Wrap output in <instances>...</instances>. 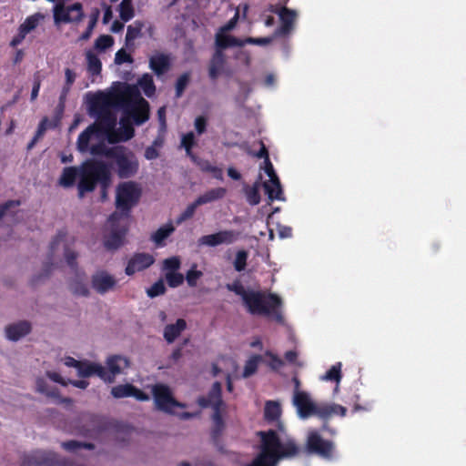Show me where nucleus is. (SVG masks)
<instances>
[{"label":"nucleus","mask_w":466,"mask_h":466,"mask_svg":"<svg viewBox=\"0 0 466 466\" xmlns=\"http://www.w3.org/2000/svg\"><path fill=\"white\" fill-rule=\"evenodd\" d=\"M87 71L92 76H99L102 70L101 60H87Z\"/></svg>","instance_id":"bf43d9fd"},{"label":"nucleus","mask_w":466,"mask_h":466,"mask_svg":"<svg viewBox=\"0 0 466 466\" xmlns=\"http://www.w3.org/2000/svg\"><path fill=\"white\" fill-rule=\"evenodd\" d=\"M265 162V173L268 176L269 179H271V184L273 186H276L278 187L279 193L280 192V181L274 170V167L270 161V159H268Z\"/></svg>","instance_id":"09e8293b"},{"label":"nucleus","mask_w":466,"mask_h":466,"mask_svg":"<svg viewBox=\"0 0 466 466\" xmlns=\"http://www.w3.org/2000/svg\"><path fill=\"white\" fill-rule=\"evenodd\" d=\"M166 292V287L162 279L155 282L147 291L149 298H156Z\"/></svg>","instance_id":"864d4df0"},{"label":"nucleus","mask_w":466,"mask_h":466,"mask_svg":"<svg viewBox=\"0 0 466 466\" xmlns=\"http://www.w3.org/2000/svg\"><path fill=\"white\" fill-rule=\"evenodd\" d=\"M119 17L123 22H128L135 16L132 0H122L118 6Z\"/></svg>","instance_id":"4c0bfd02"},{"label":"nucleus","mask_w":466,"mask_h":466,"mask_svg":"<svg viewBox=\"0 0 466 466\" xmlns=\"http://www.w3.org/2000/svg\"><path fill=\"white\" fill-rule=\"evenodd\" d=\"M77 374L82 378L96 375L103 380H110V379L106 376V369L105 367L100 364L89 362L87 360H81V364L77 369Z\"/></svg>","instance_id":"4be33fe9"},{"label":"nucleus","mask_w":466,"mask_h":466,"mask_svg":"<svg viewBox=\"0 0 466 466\" xmlns=\"http://www.w3.org/2000/svg\"><path fill=\"white\" fill-rule=\"evenodd\" d=\"M165 277L170 288H177L184 281V276L179 272H167Z\"/></svg>","instance_id":"603ef678"},{"label":"nucleus","mask_w":466,"mask_h":466,"mask_svg":"<svg viewBox=\"0 0 466 466\" xmlns=\"http://www.w3.org/2000/svg\"><path fill=\"white\" fill-rule=\"evenodd\" d=\"M155 262V258L145 252L135 253L127 261L125 268V273L127 276H132L137 272L143 271L151 267Z\"/></svg>","instance_id":"2eb2a0df"},{"label":"nucleus","mask_w":466,"mask_h":466,"mask_svg":"<svg viewBox=\"0 0 466 466\" xmlns=\"http://www.w3.org/2000/svg\"><path fill=\"white\" fill-rule=\"evenodd\" d=\"M248 251L241 249L238 250L236 254L235 260L233 262L234 268L237 271L241 272L245 270L248 260Z\"/></svg>","instance_id":"49530a36"},{"label":"nucleus","mask_w":466,"mask_h":466,"mask_svg":"<svg viewBox=\"0 0 466 466\" xmlns=\"http://www.w3.org/2000/svg\"><path fill=\"white\" fill-rule=\"evenodd\" d=\"M31 323L27 320H20L5 327V336L9 340L17 341L31 332Z\"/></svg>","instance_id":"5701e85b"},{"label":"nucleus","mask_w":466,"mask_h":466,"mask_svg":"<svg viewBox=\"0 0 466 466\" xmlns=\"http://www.w3.org/2000/svg\"><path fill=\"white\" fill-rule=\"evenodd\" d=\"M198 206H201V204H198V198H197L193 203L189 204L186 208V209L177 218L176 224L180 225L184 221L191 218L194 216L196 209Z\"/></svg>","instance_id":"c03bdc74"},{"label":"nucleus","mask_w":466,"mask_h":466,"mask_svg":"<svg viewBox=\"0 0 466 466\" xmlns=\"http://www.w3.org/2000/svg\"><path fill=\"white\" fill-rule=\"evenodd\" d=\"M191 161L194 162L203 172L209 173V171H211V168L214 167L208 160L201 159L198 157L196 160Z\"/></svg>","instance_id":"338daca9"},{"label":"nucleus","mask_w":466,"mask_h":466,"mask_svg":"<svg viewBox=\"0 0 466 466\" xmlns=\"http://www.w3.org/2000/svg\"><path fill=\"white\" fill-rule=\"evenodd\" d=\"M186 329L187 321L184 319H177L176 323L167 324L164 328L163 337L167 343H173Z\"/></svg>","instance_id":"cd10ccee"},{"label":"nucleus","mask_w":466,"mask_h":466,"mask_svg":"<svg viewBox=\"0 0 466 466\" xmlns=\"http://www.w3.org/2000/svg\"><path fill=\"white\" fill-rule=\"evenodd\" d=\"M62 447L69 451V452H76L79 449H87V450H94L95 445L90 442H82L78 441H68L62 442Z\"/></svg>","instance_id":"a19ab883"},{"label":"nucleus","mask_w":466,"mask_h":466,"mask_svg":"<svg viewBox=\"0 0 466 466\" xmlns=\"http://www.w3.org/2000/svg\"><path fill=\"white\" fill-rule=\"evenodd\" d=\"M121 127L109 135V143L115 144L131 139L135 135V129L129 119L123 116L120 119Z\"/></svg>","instance_id":"aec40b11"},{"label":"nucleus","mask_w":466,"mask_h":466,"mask_svg":"<svg viewBox=\"0 0 466 466\" xmlns=\"http://www.w3.org/2000/svg\"><path fill=\"white\" fill-rule=\"evenodd\" d=\"M225 61L226 60H211L208 67V76L213 82L224 74Z\"/></svg>","instance_id":"ea45409f"},{"label":"nucleus","mask_w":466,"mask_h":466,"mask_svg":"<svg viewBox=\"0 0 466 466\" xmlns=\"http://www.w3.org/2000/svg\"><path fill=\"white\" fill-rule=\"evenodd\" d=\"M238 10L236 12L235 15L219 30V32L216 35V46L218 53H219L222 49L231 46H242L245 43L257 44L259 46H266L272 42L273 37H248L244 41H240L232 35H228V32L232 30L238 21Z\"/></svg>","instance_id":"6e6552de"},{"label":"nucleus","mask_w":466,"mask_h":466,"mask_svg":"<svg viewBox=\"0 0 466 466\" xmlns=\"http://www.w3.org/2000/svg\"><path fill=\"white\" fill-rule=\"evenodd\" d=\"M214 425L211 431V440L213 444L219 450L223 451V443L221 440L222 433L225 429V423L219 411H215L213 415Z\"/></svg>","instance_id":"c85d7f7f"},{"label":"nucleus","mask_w":466,"mask_h":466,"mask_svg":"<svg viewBox=\"0 0 466 466\" xmlns=\"http://www.w3.org/2000/svg\"><path fill=\"white\" fill-rule=\"evenodd\" d=\"M281 406L279 402L275 400H268L264 407V420L268 423L278 421V429L279 431H285L284 424L279 421L281 416Z\"/></svg>","instance_id":"a878e982"},{"label":"nucleus","mask_w":466,"mask_h":466,"mask_svg":"<svg viewBox=\"0 0 466 466\" xmlns=\"http://www.w3.org/2000/svg\"><path fill=\"white\" fill-rule=\"evenodd\" d=\"M152 395L155 407L157 410L167 414H174L175 408H184L185 405L177 401L170 390V388L162 383H157L152 387Z\"/></svg>","instance_id":"9d476101"},{"label":"nucleus","mask_w":466,"mask_h":466,"mask_svg":"<svg viewBox=\"0 0 466 466\" xmlns=\"http://www.w3.org/2000/svg\"><path fill=\"white\" fill-rule=\"evenodd\" d=\"M342 375H341V363L338 362L330 367L329 370H327V372L322 376L323 380H329V381H335L337 383V386L335 390H338L339 383L341 380Z\"/></svg>","instance_id":"58836bf2"},{"label":"nucleus","mask_w":466,"mask_h":466,"mask_svg":"<svg viewBox=\"0 0 466 466\" xmlns=\"http://www.w3.org/2000/svg\"><path fill=\"white\" fill-rule=\"evenodd\" d=\"M143 26L144 24L140 21H135L127 26L125 47L116 52L115 58H130L129 52L134 48L135 40L141 36Z\"/></svg>","instance_id":"dca6fc26"},{"label":"nucleus","mask_w":466,"mask_h":466,"mask_svg":"<svg viewBox=\"0 0 466 466\" xmlns=\"http://www.w3.org/2000/svg\"><path fill=\"white\" fill-rule=\"evenodd\" d=\"M139 85L147 96H151L155 93L156 87L152 78L149 76L145 75L139 80Z\"/></svg>","instance_id":"8fccbe9b"},{"label":"nucleus","mask_w":466,"mask_h":466,"mask_svg":"<svg viewBox=\"0 0 466 466\" xmlns=\"http://www.w3.org/2000/svg\"><path fill=\"white\" fill-rule=\"evenodd\" d=\"M260 439V452L249 463L257 466H276L279 461V451L281 447L280 439L274 430L258 431Z\"/></svg>","instance_id":"39448f33"},{"label":"nucleus","mask_w":466,"mask_h":466,"mask_svg":"<svg viewBox=\"0 0 466 466\" xmlns=\"http://www.w3.org/2000/svg\"><path fill=\"white\" fill-rule=\"evenodd\" d=\"M110 149L111 147H107L104 143L100 142L90 147L88 151L94 156H104L106 158L111 159V156L109 154Z\"/></svg>","instance_id":"3c124183"},{"label":"nucleus","mask_w":466,"mask_h":466,"mask_svg":"<svg viewBox=\"0 0 466 466\" xmlns=\"http://www.w3.org/2000/svg\"><path fill=\"white\" fill-rule=\"evenodd\" d=\"M109 154L119 178H129L137 173L139 163L131 150L124 146H115L111 147Z\"/></svg>","instance_id":"423d86ee"},{"label":"nucleus","mask_w":466,"mask_h":466,"mask_svg":"<svg viewBox=\"0 0 466 466\" xmlns=\"http://www.w3.org/2000/svg\"><path fill=\"white\" fill-rule=\"evenodd\" d=\"M238 237V233L234 230H221L214 234L202 236L198 239L199 245L216 247L221 244H232Z\"/></svg>","instance_id":"f3484780"},{"label":"nucleus","mask_w":466,"mask_h":466,"mask_svg":"<svg viewBox=\"0 0 466 466\" xmlns=\"http://www.w3.org/2000/svg\"><path fill=\"white\" fill-rule=\"evenodd\" d=\"M113 38L110 35H101L95 43V48L98 52H103L113 45Z\"/></svg>","instance_id":"5fc2aeb1"},{"label":"nucleus","mask_w":466,"mask_h":466,"mask_svg":"<svg viewBox=\"0 0 466 466\" xmlns=\"http://www.w3.org/2000/svg\"><path fill=\"white\" fill-rule=\"evenodd\" d=\"M202 276V272L196 269H190L187 272L186 279L189 287H195L198 279Z\"/></svg>","instance_id":"e2e57ef3"},{"label":"nucleus","mask_w":466,"mask_h":466,"mask_svg":"<svg viewBox=\"0 0 466 466\" xmlns=\"http://www.w3.org/2000/svg\"><path fill=\"white\" fill-rule=\"evenodd\" d=\"M66 460H61L59 456L52 451H35L25 455L22 461V466H72L67 465Z\"/></svg>","instance_id":"f8f14e48"},{"label":"nucleus","mask_w":466,"mask_h":466,"mask_svg":"<svg viewBox=\"0 0 466 466\" xmlns=\"http://www.w3.org/2000/svg\"><path fill=\"white\" fill-rule=\"evenodd\" d=\"M121 96L118 95L116 83L107 93L98 92L91 96L88 100L90 114L96 116V121L92 125H97L96 130L102 137L116 131V116L111 112V108H120Z\"/></svg>","instance_id":"f257e3e1"},{"label":"nucleus","mask_w":466,"mask_h":466,"mask_svg":"<svg viewBox=\"0 0 466 466\" xmlns=\"http://www.w3.org/2000/svg\"><path fill=\"white\" fill-rule=\"evenodd\" d=\"M174 231L175 227L172 223H167L152 234L151 239L157 246H163L165 239L167 238Z\"/></svg>","instance_id":"f704fd0d"},{"label":"nucleus","mask_w":466,"mask_h":466,"mask_svg":"<svg viewBox=\"0 0 466 466\" xmlns=\"http://www.w3.org/2000/svg\"><path fill=\"white\" fill-rule=\"evenodd\" d=\"M293 405L297 408L298 415L301 419H308L312 415L319 416L320 405L315 404L307 392L293 394Z\"/></svg>","instance_id":"ddd939ff"},{"label":"nucleus","mask_w":466,"mask_h":466,"mask_svg":"<svg viewBox=\"0 0 466 466\" xmlns=\"http://www.w3.org/2000/svg\"><path fill=\"white\" fill-rule=\"evenodd\" d=\"M266 355L270 358L268 366L273 370H278L279 369H280L281 367L284 366V361L279 357H278L276 354H273L270 351H267Z\"/></svg>","instance_id":"052dcab7"},{"label":"nucleus","mask_w":466,"mask_h":466,"mask_svg":"<svg viewBox=\"0 0 466 466\" xmlns=\"http://www.w3.org/2000/svg\"><path fill=\"white\" fill-rule=\"evenodd\" d=\"M261 180L262 176L259 175L252 186L245 184L243 187V191L246 196L247 202L251 206L258 205L261 200L259 194L260 187L263 186Z\"/></svg>","instance_id":"c756f323"},{"label":"nucleus","mask_w":466,"mask_h":466,"mask_svg":"<svg viewBox=\"0 0 466 466\" xmlns=\"http://www.w3.org/2000/svg\"><path fill=\"white\" fill-rule=\"evenodd\" d=\"M72 290L75 294L86 297L89 295L88 288L86 284L83 283H76L73 288Z\"/></svg>","instance_id":"774afa93"},{"label":"nucleus","mask_w":466,"mask_h":466,"mask_svg":"<svg viewBox=\"0 0 466 466\" xmlns=\"http://www.w3.org/2000/svg\"><path fill=\"white\" fill-rule=\"evenodd\" d=\"M171 60H149L150 67L157 75H162L166 73L170 66Z\"/></svg>","instance_id":"de8ad7c7"},{"label":"nucleus","mask_w":466,"mask_h":466,"mask_svg":"<svg viewBox=\"0 0 466 466\" xmlns=\"http://www.w3.org/2000/svg\"><path fill=\"white\" fill-rule=\"evenodd\" d=\"M110 184V168L104 161L93 158L87 159L79 167L77 191L80 198H84L86 193L93 192L96 185L105 187Z\"/></svg>","instance_id":"7ed1b4c3"},{"label":"nucleus","mask_w":466,"mask_h":466,"mask_svg":"<svg viewBox=\"0 0 466 466\" xmlns=\"http://www.w3.org/2000/svg\"><path fill=\"white\" fill-rule=\"evenodd\" d=\"M108 222L111 232L106 236L104 246L108 250H116L124 244L128 230L127 220L122 218V214L115 211L109 216Z\"/></svg>","instance_id":"1a4fd4ad"},{"label":"nucleus","mask_w":466,"mask_h":466,"mask_svg":"<svg viewBox=\"0 0 466 466\" xmlns=\"http://www.w3.org/2000/svg\"><path fill=\"white\" fill-rule=\"evenodd\" d=\"M307 451L325 459H331L335 450L333 441L324 440L317 431L309 432L306 441Z\"/></svg>","instance_id":"9b49d317"},{"label":"nucleus","mask_w":466,"mask_h":466,"mask_svg":"<svg viewBox=\"0 0 466 466\" xmlns=\"http://www.w3.org/2000/svg\"><path fill=\"white\" fill-rule=\"evenodd\" d=\"M106 365L108 370H106V376L110 380H105L106 382L111 383L114 381L116 375L122 372V370L129 366V360L123 356L114 355L107 359Z\"/></svg>","instance_id":"b1692460"},{"label":"nucleus","mask_w":466,"mask_h":466,"mask_svg":"<svg viewBox=\"0 0 466 466\" xmlns=\"http://www.w3.org/2000/svg\"><path fill=\"white\" fill-rule=\"evenodd\" d=\"M118 95L121 96L120 109L124 116L139 126L149 118V104L141 96L138 88L127 83L116 82Z\"/></svg>","instance_id":"f03ea898"},{"label":"nucleus","mask_w":466,"mask_h":466,"mask_svg":"<svg viewBox=\"0 0 466 466\" xmlns=\"http://www.w3.org/2000/svg\"><path fill=\"white\" fill-rule=\"evenodd\" d=\"M227 289L229 291L234 292L236 295L240 296L243 299L244 297L248 292V289H246L243 285L239 281H234L233 283L227 284Z\"/></svg>","instance_id":"13d9d810"},{"label":"nucleus","mask_w":466,"mask_h":466,"mask_svg":"<svg viewBox=\"0 0 466 466\" xmlns=\"http://www.w3.org/2000/svg\"><path fill=\"white\" fill-rule=\"evenodd\" d=\"M97 125H89L83 132L78 136L76 146L78 151L81 153L88 152L89 142L92 137L101 138V135L96 130Z\"/></svg>","instance_id":"bb28decb"},{"label":"nucleus","mask_w":466,"mask_h":466,"mask_svg":"<svg viewBox=\"0 0 466 466\" xmlns=\"http://www.w3.org/2000/svg\"><path fill=\"white\" fill-rule=\"evenodd\" d=\"M20 200H7L4 204H2L0 206V219L3 218V217L5 215L8 209H10L11 208L18 207L20 206Z\"/></svg>","instance_id":"69168bd1"},{"label":"nucleus","mask_w":466,"mask_h":466,"mask_svg":"<svg viewBox=\"0 0 466 466\" xmlns=\"http://www.w3.org/2000/svg\"><path fill=\"white\" fill-rule=\"evenodd\" d=\"M353 408H352V412L356 413V412H360V411H370L371 410V403L370 402H363L361 403L360 401V396L355 394L353 396Z\"/></svg>","instance_id":"4d7b16f0"},{"label":"nucleus","mask_w":466,"mask_h":466,"mask_svg":"<svg viewBox=\"0 0 466 466\" xmlns=\"http://www.w3.org/2000/svg\"><path fill=\"white\" fill-rule=\"evenodd\" d=\"M83 16L82 6L75 4L71 6L56 5L54 8V19L56 24L79 21Z\"/></svg>","instance_id":"4468645a"},{"label":"nucleus","mask_w":466,"mask_h":466,"mask_svg":"<svg viewBox=\"0 0 466 466\" xmlns=\"http://www.w3.org/2000/svg\"><path fill=\"white\" fill-rule=\"evenodd\" d=\"M77 178H79V167H66L63 169L58 182L63 187L69 188L75 186Z\"/></svg>","instance_id":"7c9ffc66"},{"label":"nucleus","mask_w":466,"mask_h":466,"mask_svg":"<svg viewBox=\"0 0 466 466\" xmlns=\"http://www.w3.org/2000/svg\"><path fill=\"white\" fill-rule=\"evenodd\" d=\"M262 361V357L260 355L255 354L252 355L245 363L244 370L242 373L243 378H249L254 375L257 370L258 364Z\"/></svg>","instance_id":"e433bc0d"},{"label":"nucleus","mask_w":466,"mask_h":466,"mask_svg":"<svg viewBox=\"0 0 466 466\" xmlns=\"http://www.w3.org/2000/svg\"><path fill=\"white\" fill-rule=\"evenodd\" d=\"M346 414L347 409L344 406L336 403H330L320 405L318 417L323 420H327L333 415L345 417Z\"/></svg>","instance_id":"2f4dec72"},{"label":"nucleus","mask_w":466,"mask_h":466,"mask_svg":"<svg viewBox=\"0 0 466 466\" xmlns=\"http://www.w3.org/2000/svg\"><path fill=\"white\" fill-rule=\"evenodd\" d=\"M273 12L279 15L281 21V25L276 31V35L289 34L292 30L293 24L297 17V13L286 7H281L279 9L273 10Z\"/></svg>","instance_id":"393cba45"},{"label":"nucleus","mask_w":466,"mask_h":466,"mask_svg":"<svg viewBox=\"0 0 466 466\" xmlns=\"http://www.w3.org/2000/svg\"><path fill=\"white\" fill-rule=\"evenodd\" d=\"M142 191L133 181L122 182L116 187V208L122 218L128 220L131 209L139 202Z\"/></svg>","instance_id":"0eeeda50"},{"label":"nucleus","mask_w":466,"mask_h":466,"mask_svg":"<svg viewBox=\"0 0 466 466\" xmlns=\"http://www.w3.org/2000/svg\"><path fill=\"white\" fill-rule=\"evenodd\" d=\"M65 258H66L67 265L72 269H76V268H77V263H76L77 253L76 252H75L69 248H66Z\"/></svg>","instance_id":"680f3d73"},{"label":"nucleus","mask_w":466,"mask_h":466,"mask_svg":"<svg viewBox=\"0 0 466 466\" xmlns=\"http://www.w3.org/2000/svg\"><path fill=\"white\" fill-rule=\"evenodd\" d=\"M300 448L297 445L294 440L289 439L285 442H281V447L279 451V461L284 458H292L299 455Z\"/></svg>","instance_id":"72a5a7b5"},{"label":"nucleus","mask_w":466,"mask_h":466,"mask_svg":"<svg viewBox=\"0 0 466 466\" xmlns=\"http://www.w3.org/2000/svg\"><path fill=\"white\" fill-rule=\"evenodd\" d=\"M227 194V189L224 187H216L208 190L203 195L198 198V204H207L223 198Z\"/></svg>","instance_id":"473e14b6"},{"label":"nucleus","mask_w":466,"mask_h":466,"mask_svg":"<svg viewBox=\"0 0 466 466\" xmlns=\"http://www.w3.org/2000/svg\"><path fill=\"white\" fill-rule=\"evenodd\" d=\"M243 304L251 315L275 316L278 321L282 320V315L278 309L281 306L280 298L274 293H265L260 290L248 289L243 299Z\"/></svg>","instance_id":"20e7f679"},{"label":"nucleus","mask_w":466,"mask_h":466,"mask_svg":"<svg viewBox=\"0 0 466 466\" xmlns=\"http://www.w3.org/2000/svg\"><path fill=\"white\" fill-rule=\"evenodd\" d=\"M263 187L265 189L266 194L268 195V198L270 201L273 200H284L283 198V190L280 187V192L279 194L278 187L276 186H273L271 184V179H269L267 182L262 183Z\"/></svg>","instance_id":"79ce46f5"},{"label":"nucleus","mask_w":466,"mask_h":466,"mask_svg":"<svg viewBox=\"0 0 466 466\" xmlns=\"http://www.w3.org/2000/svg\"><path fill=\"white\" fill-rule=\"evenodd\" d=\"M190 81V74L188 72L183 73L176 82V97L179 98L182 96L185 89Z\"/></svg>","instance_id":"a18cd8bd"},{"label":"nucleus","mask_w":466,"mask_h":466,"mask_svg":"<svg viewBox=\"0 0 466 466\" xmlns=\"http://www.w3.org/2000/svg\"><path fill=\"white\" fill-rule=\"evenodd\" d=\"M196 131L198 135H202L207 130L208 120L205 116H197L194 122Z\"/></svg>","instance_id":"0e129e2a"},{"label":"nucleus","mask_w":466,"mask_h":466,"mask_svg":"<svg viewBox=\"0 0 466 466\" xmlns=\"http://www.w3.org/2000/svg\"><path fill=\"white\" fill-rule=\"evenodd\" d=\"M45 15L41 13H35L28 16L25 22L19 27V33L16 37L12 41V45L15 46L19 44L27 34L36 28L40 23L44 20Z\"/></svg>","instance_id":"412c9836"},{"label":"nucleus","mask_w":466,"mask_h":466,"mask_svg":"<svg viewBox=\"0 0 466 466\" xmlns=\"http://www.w3.org/2000/svg\"><path fill=\"white\" fill-rule=\"evenodd\" d=\"M180 264V259L177 257H171L163 261V268L167 272H177Z\"/></svg>","instance_id":"6e6d98bb"},{"label":"nucleus","mask_w":466,"mask_h":466,"mask_svg":"<svg viewBox=\"0 0 466 466\" xmlns=\"http://www.w3.org/2000/svg\"><path fill=\"white\" fill-rule=\"evenodd\" d=\"M196 146L195 135L192 131L184 134L181 138L180 147L185 149L187 156L191 160H196L197 156L192 152V148Z\"/></svg>","instance_id":"c9c22d12"},{"label":"nucleus","mask_w":466,"mask_h":466,"mask_svg":"<svg viewBox=\"0 0 466 466\" xmlns=\"http://www.w3.org/2000/svg\"><path fill=\"white\" fill-rule=\"evenodd\" d=\"M133 385L121 384L112 388L111 394L116 399L132 397Z\"/></svg>","instance_id":"37998d69"},{"label":"nucleus","mask_w":466,"mask_h":466,"mask_svg":"<svg viewBox=\"0 0 466 466\" xmlns=\"http://www.w3.org/2000/svg\"><path fill=\"white\" fill-rule=\"evenodd\" d=\"M92 288L98 294H106L116 285V279L106 270L96 272L91 279Z\"/></svg>","instance_id":"a211bd4d"},{"label":"nucleus","mask_w":466,"mask_h":466,"mask_svg":"<svg viewBox=\"0 0 466 466\" xmlns=\"http://www.w3.org/2000/svg\"><path fill=\"white\" fill-rule=\"evenodd\" d=\"M221 390V383L218 381L214 382L208 395L198 397L197 403L201 408L212 406L215 411H219L220 406L222 405Z\"/></svg>","instance_id":"6ab92c4d"}]
</instances>
